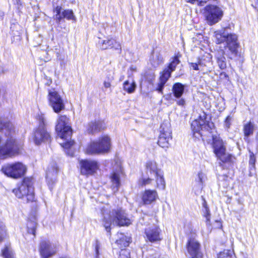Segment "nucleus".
<instances>
[{
	"label": "nucleus",
	"mask_w": 258,
	"mask_h": 258,
	"mask_svg": "<svg viewBox=\"0 0 258 258\" xmlns=\"http://www.w3.org/2000/svg\"><path fill=\"white\" fill-rule=\"evenodd\" d=\"M157 197L155 190H146L142 196V200L145 204H150L155 201Z\"/></svg>",
	"instance_id": "393cba45"
},
{
	"label": "nucleus",
	"mask_w": 258,
	"mask_h": 258,
	"mask_svg": "<svg viewBox=\"0 0 258 258\" xmlns=\"http://www.w3.org/2000/svg\"><path fill=\"white\" fill-rule=\"evenodd\" d=\"M255 140H256L257 143L258 144V131L257 132V133L256 134Z\"/></svg>",
	"instance_id": "603ef678"
},
{
	"label": "nucleus",
	"mask_w": 258,
	"mask_h": 258,
	"mask_svg": "<svg viewBox=\"0 0 258 258\" xmlns=\"http://www.w3.org/2000/svg\"><path fill=\"white\" fill-rule=\"evenodd\" d=\"M103 85L105 88H108L111 86V84L110 81H104L103 83Z\"/></svg>",
	"instance_id": "8fccbe9b"
},
{
	"label": "nucleus",
	"mask_w": 258,
	"mask_h": 258,
	"mask_svg": "<svg viewBox=\"0 0 258 258\" xmlns=\"http://www.w3.org/2000/svg\"><path fill=\"white\" fill-rule=\"evenodd\" d=\"M54 12L56 13L55 19L56 21L59 23L63 19H67L68 20H72L73 22L76 21V18L72 10H62L61 7L57 6L55 8Z\"/></svg>",
	"instance_id": "dca6fc26"
},
{
	"label": "nucleus",
	"mask_w": 258,
	"mask_h": 258,
	"mask_svg": "<svg viewBox=\"0 0 258 258\" xmlns=\"http://www.w3.org/2000/svg\"><path fill=\"white\" fill-rule=\"evenodd\" d=\"M203 206L204 207L205 210V217L206 218L207 222H210V210L208 208L207 203L205 200L203 204Z\"/></svg>",
	"instance_id": "ea45409f"
},
{
	"label": "nucleus",
	"mask_w": 258,
	"mask_h": 258,
	"mask_svg": "<svg viewBox=\"0 0 258 258\" xmlns=\"http://www.w3.org/2000/svg\"><path fill=\"white\" fill-rule=\"evenodd\" d=\"M26 170V167L20 162L6 165L2 169L5 175L14 178L21 177L25 174Z\"/></svg>",
	"instance_id": "9d476101"
},
{
	"label": "nucleus",
	"mask_w": 258,
	"mask_h": 258,
	"mask_svg": "<svg viewBox=\"0 0 258 258\" xmlns=\"http://www.w3.org/2000/svg\"><path fill=\"white\" fill-rule=\"evenodd\" d=\"M144 237L146 241L156 242L162 240L161 230L156 225H149L145 229Z\"/></svg>",
	"instance_id": "ddd939ff"
},
{
	"label": "nucleus",
	"mask_w": 258,
	"mask_h": 258,
	"mask_svg": "<svg viewBox=\"0 0 258 258\" xmlns=\"http://www.w3.org/2000/svg\"><path fill=\"white\" fill-rule=\"evenodd\" d=\"M178 99L176 100V104L179 106H183L185 104V101L182 98H177Z\"/></svg>",
	"instance_id": "a18cd8bd"
},
{
	"label": "nucleus",
	"mask_w": 258,
	"mask_h": 258,
	"mask_svg": "<svg viewBox=\"0 0 258 258\" xmlns=\"http://www.w3.org/2000/svg\"><path fill=\"white\" fill-rule=\"evenodd\" d=\"M255 130V124L250 121L243 124L242 131L244 135V140L245 141H248V138L252 136Z\"/></svg>",
	"instance_id": "5701e85b"
},
{
	"label": "nucleus",
	"mask_w": 258,
	"mask_h": 258,
	"mask_svg": "<svg viewBox=\"0 0 258 258\" xmlns=\"http://www.w3.org/2000/svg\"><path fill=\"white\" fill-rule=\"evenodd\" d=\"M180 62L178 56H175L172 58L171 61L169 63L167 69L170 70V71L172 73L175 70L177 64Z\"/></svg>",
	"instance_id": "2f4dec72"
},
{
	"label": "nucleus",
	"mask_w": 258,
	"mask_h": 258,
	"mask_svg": "<svg viewBox=\"0 0 258 258\" xmlns=\"http://www.w3.org/2000/svg\"><path fill=\"white\" fill-rule=\"evenodd\" d=\"M81 172L84 175H91L98 169V164L96 161L84 160L80 162Z\"/></svg>",
	"instance_id": "a211bd4d"
},
{
	"label": "nucleus",
	"mask_w": 258,
	"mask_h": 258,
	"mask_svg": "<svg viewBox=\"0 0 258 258\" xmlns=\"http://www.w3.org/2000/svg\"><path fill=\"white\" fill-rule=\"evenodd\" d=\"M200 244L195 239V234L191 235L187 244V250L190 258H202Z\"/></svg>",
	"instance_id": "2eb2a0df"
},
{
	"label": "nucleus",
	"mask_w": 258,
	"mask_h": 258,
	"mask_svg": "<svg viewBox=\"0 0 258 258\" xmlns=\"http://www.w3.org/2000/svg\"><path fill=\"white\" fill-rule=\"evenodd\" d=\"M2 255L4 258H14L13 250L9 246H6L2 250Z\"/></svg>",
	"instance_id": "72a5a7b5"
},
{
	"label": "nucleus",
	"mask_w": 258,
	"mask_h": 258,
	"mask_svg": "<svg viewBox=\"0 0 258 258\" xmlns=\"http://www.w3.org/2000/svg\"><path fill=\"white\" fill-rule=\"evenodd\" d=\"M189 64L190 66V67L191 68H192L193 70H196V71L200 70V68L202 66V62L201 60H200V59L198 60V63L190 62V63H189Z\"/></svg>",
	"instance_id": "a19ab883"
},
{
	"label": "nucleus",
	"mask_w": 258,
	"mask_h": 258,
	"mask_svg": "<svg viewBox=\"0 0 258 258\" xmlns=\"http://www.w3.org/2000/svg\"><path fill=\"white\" fill-rule=\"evenodd\" d=\"M6 230L3 223H0V242H1L6 236Z\"/></svg>",
	"instance_id": "4c0bfd02"
},
{
	"label": "nucleus",
	"mask_w": 258,
	"mask_h": 258,
	"mask_svg": "<svg viewBox=\"0 0 258 258\" xmlns=\"http://www.w3.org/2000/svg\"><path fill=\"white\" fill-rule=\"evenodd\" d=\"M98 44L100 48L103 50L109 48H113L115 49H120V44L112 38L102 40Z\"/></svg>",
	"instance_id": "aec40b11"
},
{
	"label": "nucleus",
	"mask_w": 258,
	"mask_h": 258,
	"mask_svg": "<svg viewBox=\"0 0 258 258\" xmlns=\"http://www.w3.org/2000/svg\"><path fill=\"white\" fill-rule=\"evenodd\" d=\"M185 86L180 83H175L172 88V92L173 96L176 98H180L183 95Z\"/></svg>",
	"instance_id": "c85d7f7f"
},
{
	"label": "nucleus",
	"mask_w": 258,
	"mask_h": 258,
	"mask_svg": "<svg viewBox=\"0 0 258 258\" xmlns=\"http://www.w3.org/2000/svg\"><path fill=\"white\" fill-rule=\"evenodd\" d=\"M49 104L56 113H59L63 110L65 105L62 99L58 93L54 90H49L48 95Z\"/></svg>",
	"instance_id": "f8f14e48"
},
{
	"label": "nucleus",
	"mask_w": 258,
	"mask_h": 258,
	"mask_svg": "<svg viewBox=\"0 0 258 258\" xmlns=\"http://www.w3.org/2000/svg\"><path fill=\"white\" fill-rule=\"evenodd\" d=\"M105 124L103 121L98 120L90 122L87 126V131L89 133H94L100 131L105 128Z\"/></svg>",
	"instance_id": "4be33fe9"
},
{
	"label": "nucleus",
	"mask_w": 258,
	"mask_h": 258,
	"mask_svg": "<svg viewBox=\"0 0 258 258\" xmlns=\"http://www.w3.org/2000/svg\"><path fill=\"white\" fill-rule=\"evenodd\" d=\"M160 135L158 141V145L163 148H167L169 141L172 139L170 126L168 123H163L160 128Z\"/></svg>",
	"instance_id": "9b49d317"
},
{
	"label": "nucleus",
	"mask_w": 258,
	"mask_h": 258,
	"mask_svg": "<svg viewBox=\"0 0 258 258\" xmlns=\"http://www.w3.org/2000/svg\"><path fill=\"white\" fill-rule=\"evenodd\" d=\"M100 247V244L99 242L98 241H96V245H95V252H96V257H98V256L99 254V251Z\"/></svg>",
	"instance_id": "49530a36"
},
{
	"label": "nucleus",
	"mask_w": 258,
	"mask_h": 258,
	"mask_svg": "<svg viewBox=\"0 0 258 258\" xmlns=\"http://www.w3.org/2000/svg\"><path fill=\"white\" fill-rule=\"evenodd\" d=\"M232 120V118L231 116H228L226 117L224 121V127L225 128H226L227 130L230 128V126L231 125Z\"/></svg>",
	"instance_id": "79ce46f5"
},
{
	"label": "nucleus",
	"mask_w": 258,
	"mask_h": 258,
	"mask_svg": "<svg viewBox=\"0 0 258 258\" xmlns=\"http://www.w3.org/2000/svg\"><path fill=\"white\" fill-rule=\"evenodd\" d=\"M171 72L170 70L165 68L161 73L159 79V83L158 84L157 90L160 93H162L164 86L169 78L170 77Z\"/></svg>",
	"instance_id": "412c9836"
},
{
	"label": "nucleus",
	"mask_w": 258,
	"mask_h": 258,
	"mask_svg": "<svg viewBox=\"0 0 258 258\" xmlns=\"http://www.w3.org/2000/svg\"><path fill=\"white\" fill-rule=\"evenodd\" d=\"M32 179L25 178L21 185L13 189V192L18 198L26 197L27 202H32L34 199V188Z\"/></svg>",
	"instance_id": "6e6552de"
},
{
	"label": "nucleus",
	"mask_w": 258,
	"mask_h": 258,
	"mask_svg": "<svg viewBox=\"0 0 258 258\" xmlns=\"http://www.w3.org/2000/svg\"><path fill=\"white\" fill-rule=\"evenodd\" d=\"M209 0H186L188 3L198 6H204Z\"/></svg>",
	"instance_id": "58836bf2"
},
{
	"label": "nucleus",
	"mask_w": 258,
	"mask_h": 258,
	"mask_svg": "<svg viewBox=\"0 0 258 258\" xmlns=\"http://www.w3.org/2000/svg\"><path fill=\"white\" fill-rule=\"evenodd\" d=\"M206 115L203 112L200 114L199 118L192 121L191 128L193 132L194 136L197 138L204 136V132H210L214 127L212 122L206 120Z\"/></svg>",
	"instance_id": "423d86ee"
},
{
	"label": "nucleus",
	"mask_w": 258,
	"mask_h": 258,
	"mask_svg": "<svg viewBox=\"0 0 258 258\" xmlns=\"http://www.w3.org/2000/svg\"><path fill=\"white\" fill-rule=\"evenodd\" d=\"M120 258H130V253L127 250H121L120 252Z\"/></svg>",
	"instance_id": "c03bdc74"
},
{
	"label": "nucleus",
	"mask_w": 258,
	"mask_h": 258,
	"mask_svg": "<svg viewBox=\"0 0 258 258\" xmlns=\"http://www.w3.org/2000/svg\"><path fill=\"white\" fill-rule=\"evenodd\" d=\"M220 78L221 80H228V76L226 74L225 72H222L220 74Z\"/></svg>",
	"instance_id": "de8ad7c7"
},
{
	"label": "nucleus",
	"mask_w": 258,
	"mask_h": 258,
	"mask_svg": "<svg viewBox=\"0 0 258 258\" xmlns=\"http://www.w3.org/2000/svg\"><path fill=\"white\" fill-rule=\"evenodd\" d=\"M255 161V158L254 155L252 153L250 156L249 163L250 164H254Z\"/></svg>",
	"instance_id": "09e8293b"
},
{
	"label": "nucleus",
	"mask_w": 258,
	"mask_h": 258,
	"mask_svg": "<svg viewBox=\"0 0 258 258\" xmlns=\"http://www.w3.org/2000/svg\"><path fill=\"white\" fill-rule=\"evenodd\" d=\"M57 251L55 244L49 241H42L40 245V253L42 258H49L54 255Z\"/></svg>",
	"instance_id": "f3484780"
},
{
	"label": "nucleus",
	"mask_w": 258,
	"mask_h": 258,
	"mask_svg": "<svg viewBox=\"0 0 258 258\" xmlns=\"http://www.w3.org/2000/svg\"><path fill=\"white\" fill-rule=\"evenodd\" d=\"M198 180L199 182L202 184L205 181L206 176L204 173L200 172L198 173Z\"/></svg>",
	"instance_id": "37998d69"
},
{
	"label": "nucleus",
	"mask_w": 258,
	"mask_h": 258,
	"mask_svg": "<svg viewBox=\"0 0 258 258\" xmlns=\"http://www.w3.org/2000/svg\"><path fill=\"white\" fill-rule=\"evenodd\" d=\"M153 178L155 181L156 184L154 185L155 187L162 190H164L165 188L166 183L163 171L159 172V173L153 176Z\"/></svg>",
	"instance_id": "bb28decb"
},
{
	"label": "nucleus",
	"mask_w": 258,
	"mask_h": 258,
	"mask_svg": "<svg viewBox=\"0 0 258 258\" xmlns=\"http://www.w3.org/2000/svg\"><path fill=\"white\" fill-rule=\"evenodd\" d=\"M146 168L147 174L150 175L151 176L159 173V172H162L158 168L156 162L153 161H148L146 164Z\"/></svg>",
	"instance_id": "a878e982"
},
{
	"label": "nucleus",
	"mask_w": 258,
	"mask_h": 258,
	"mask_svg": "<svg viewBox=\"0 0 258 258\" xmlns=\"http://www.w3.org/2000/svg\"><path fill=\"white\" fill-rule=\"evenodd\" d=\"M121 239H120V240H116V243H117V244H120V243H121Z\"/></svg>",
	"instance_id": "864d4df0"
},
{
	"label": "nucleus",
	"mask_w": 258,
	"mask_h": 258,
	"mask_svg": "<svg viewBox=\"0 0 258 258\" xmlns=\"http://www.w3.org/2000/svg\"><path fill=\"white\" fill-rule=\"evenodd\" d=\"M136 88V84L135 82L132 80L131 81L127 80L123 83V89L128 93H133Z\"/></svg>",
	"instance_id": "7c9ffc66"
},
{
	"label": "nucleus",
	"mask_w": 258,
	"mask_h": 258,
	"mask_svg": "<svg viewBox=\"0 0 258 258\" xmlns=\"http://www.w3.org/2000/svg\"><path fill=\"white\" fill-rule=\"evenodd\" d=\"M1 129L7 138L4 145L0 147V156H12L19 153L22 144L15 138L14 127L12 122L1 123Z\"/></svg>",
	"instance_id": "f257e3e1"
},
{
	"label": "nucleus",
	"mask_w": 258,
	"mask_h": 258,
	"mask_svg": "<svg viewBox=\"0 0 258 258\" xmlns=\"http://www.w3.org/2000/svg\"><path fill=\"white\" fill-rule=\"evenodd\" d=\"M123 174V171L121 166V162L119 159H117L115 162V164L113 168V173L111 176V180L112 182V187L114 191L118 190L120 185V178Z\"/></svg>",
	"instance_id": "4468645a"
},
{
	"label": "nucleus",
	"mask_w": 258,
	"mask_h": 258,
	"mask_svg": "<svg viewBox=\"0 0 258 258\" xmlns=\"http://www.w3.org/2000/svg\"><path fill=\"white\" fill-rule=\"evenodd\" d=\"M102 224L107 232H110L111 225L128 226L131 224V220L121 208L112 210L109 213H103Z\"/></svg>",
	"instance_id": "f03ea898"
},
{
	"label": "nucleus",
	"mask_w": 258,
	"mask_h": 258,
	"mask_svg": "<svg viewBox=\"0 0 258 258\" xmlns=\"http://www.w3.org/2000/svg\"><path fill=\"white\" fill-rule=\"evenodd\" d=\"M37 119L39 122V126L34 132L33 142L36 145H40L44 142H50L51 137L45 127L46 121L44 115L43 114H38Z\"/></svg>",
	"instance_id": "39448f33"
},
{
	"label": "nucleus",
	"mask_w": 258,
	"mask_h": 258,
	"mask_svg": "<svg viewBox=\"0 0 258 258\" xmlns=\"http://www.w3.org/2000/svg\"><path fill=\"white\" fill-rule=\"evenodd\" d=\"M28 232L30 234H33L34 236L35 235V229L37 226V223L34 221H29L27 222Z\"/></svg>",
	"instance_id": "f704fd0d"
},
{
	"label": "nucleus",
	"mask_w": 258,
	"mask_h": 258,
	"mask_svg": "<svg viewBox=\"0 0 258 258\" xmlns=\"http://www.w3.org/2000/svg\"><path fill=\"white\" fill-rule=\"evenodd\" d=\"M0 223H3L0 221Z\"/></svg>",
	"instance_id": "6e6d98bb"
},
{
	"label": "nucleus",
	"mask_w": 258,
	"mask_h": 258,
	"mask_svg": "<svg viewBox=\"0 0 258 258\" xmlns=\"http://www.w3.org/2000/svg\"><path fill=\"white\" fill-rule=\"evenodd\" d=\"M218 258H234L233 252L230 250H224L218 254Z\"/></svg>",
	"instance_id": "e433bc0d"
},
{
	"label": "nucleus",
	"mask_w": 258,
	"mask_h": 258,
	"mask_svg": "<svg viewBox=\"0 0 258 258\" xmlns=\"http://www.w3.org/2000/svg\"><path fill=\"white\" fill-rule=\"evenodd\" d=\"M149 62L153 68H156L163 63V58L160 52L153 51L150 56Z\"/></svg>",
	"instance_id": "b1692460"
},
{
	"label": "nucleus",
	"mask_w": 258,
	"mask_h": 258,
	"mask_svg": "<svg viewBox=\"0 0 258 258\" xmlns=\"http://www.w3.org/2000/svg\"><path fill=\"white\" fill-rule=\"evenodd\" d=\"M214 36L216 42L218 44L225 42V52L232 59L231 56H236L237 54V49L239 46L237 36L233 33H227L225 29H222L215 32Z\"/></svg>",
	"instance_id": "7ed1b4c3"
},
{
	"label": "nucleus",
	"mask_w": 258,
	"mask_h": 258,
	"mask_svg": "<svg viewBox=\"0 0 258 258\" xmlns=\"http://www.w3.org/2000/svg\"><path fill=\"white\" fill-rule=\"evenodd\" d=\"M113 80V78H112V77H111V78H109V81H111V80Z\"/></svg>",
	"instance_id": "5fc2aeb1"
},
{
	"label": "nucleus",
	"mask_w": 258,
	"mask_h": 258,
	"mask_svg": "<svg viewBox=\"0 0 258 258\" xmlns=\"http://www.w3.org/2000/svg\"><path fill=\"white\" fill-rule=\"evenodd\" d=\"M57 172V169L56 167L53 170L52 172H51L50 171H48V172H47L46 177L47 181L49 185L50 184V182L52 181V183H54L55 181H56L55 178L54 177L53 178H52L51 177V176H55Z\"/></svg>",
	"instance_id": "c9c22d12"
},
{
	"label": "nucleus",
	"mask_w": 258,
	"mask_h": 258,
	"mask_svg": "<svg viewBox=\"0 0 258 258\" xmlns=\"http://www.w3.org/2000/svg\"><path fill=\"white\" fill-rule=\"evenodd\" d=\"M148 178H142L139 181V185L141 186H145L148 184H152L154 181V179L153 176H151L150 175L148 174Z\"/></svg>",
	"instance_id": "473e14b6"
},
{
	"label": "nucleus",
	"mask_w": 258,
	"mask_h": 258,
	"mask_svg": "<svg viewBox=\"0 0 258 258\" xmlns=\"http://www.w3.org/2000/svg\"><path fill=\"white\" fill-rule=\"evenodd\" d=\"M68 118L66 115H60L56 121L55 131L58 137L63 142H59L62 147L65 149H69L74 145V142L71 140L72 136V129L68 124Z\"/></svg>",
	"instance_id": "20e7f679"
},
{
	"label": "nucleus",
	"mask_w": 258,
	"mask_h": 258,
	"mask_svg": "<svg viewBox=\"0 0 258 258\" xmlns=\"http://www.w3.org/2000/svg\"><path fill=\"white\" fill-rule=\"evenodd\" d=\"M212 147L218 159L223 163L231 161L232 156L227 152L226 144L219 136H213Z\"/></svg>",
	"instance_id": "0eeeda50"
},
{
	"label": "nucleus",
	"mask_w": 258,
	"mask_h": 258,
	"mask_svg": "<svg viewBox=\"0 0 258 258\" xmlns=\"http://www.w3.org/2000/svg\"><path fill=\"white\" fill-rule=\"evenodd\" d=\"M85 152L88 155L102 154L96 141H93L88 144L85 148Z\"/></svg>",
	"instance_id": "cd10ccee"
},
{
	"label": "nucleus",
	"mask_w": 258,
	"mask_h": 258,
	"mask_svg": "<svg viewBox=\"0 0 258 258\" xmlns=\"http://www.w3.org/2000/svg\"><path fill=\"white\" fill-rule=\"evenodd\" d=\"M130 239V238L125 237V241L123 243L124 246L126 247L128 245Z\"/></svg>",
	"instance_id": "3c124183"
},
{
	"label": "nucleus",
	"mask_w": 258,
	"mask_h": 258,
	"mask_svg": "<svg viewBox=\"0 0 258 258\" xmlns=\"http://www.w3.org/2000/svg\"><path fill=\"white\" fill-rule=\"evenodd\" d=\"M204 16L208 23L212 25L218 22L223 16V12L218 7L208 5L204 9Z\"/></svg>",
	"instance_id": "1a4fd4ad"
},
{
	"label": "nucleus",
	"mask_w": 258,
	"mask_h": 258,
	"mask_svg": "<svg viewBox=\"0 0 258 258\" xmlns=\"http://www.w3.org/2000/svg\"><path fill=\"white\" fill-rule=\"evenodd\" d=\"M96 142L102 154L108 153L110 151L111 140L108 136L104 135L100 137Z\"/></svg>",
	"instance_id": "6ab92c4d"
},
{
	"label": "nucleus",
	"mask_w": 258,
	"mask_h": 258,
	"mask_svg": "<svg viewBox=\"0 0 258 258\" xmlns=\"http://www.w3.org/2000/svg\"><path fill=\"white\" fill-rule=\"evenodd\" d=\"M217 63L221 70H225L227 68L226 59L224 56L223 51H219L216 55Z\"/></svg>",
	"instance_id": "c756f323"
}]
</instances>
